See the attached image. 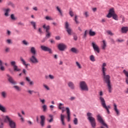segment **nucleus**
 Here are the masks:
<instances>
[{"mask_svg": "<svg viewBox=\"0 0 128 128\" xmlns=\"http://www.w3.org/2000/svg\"><path fill=\"white\" fill-rule=\"evenodd\" d=\"M70 100H76V97L74 96H71L70 98Z\"/></svg>", "mask_w": 128, "mask_h": 128, "instance_id": "obj_51", "label": "nucleus"}, {"mask_svg": "<svg viewBox=\"0 0 128 128\" xmlns=\"http://www.w3.org/2000/svg\"><path fill=\"white\" fill-rule=\"evenodd\" d=\"M86 34H88V30H86L84 32V38H86Z\"/></svg>", "mask_w": 128, "mask_h": 128, "instance_id": "obj_52", "label": "nucleus"}, {"mask_svg": "<svg viewBox=\"0 0 128 128\" xmlns=\"http://www.w3.org/2000/svg\"><path fill=\"white\" fill-rule=\"evenodd\" d=\"M124 22H126V18H124V17H122V24H124Z\"/></svg>", "mask_w": 128, "mask_h": 128, "instance_id": "obj_58", "label": "nucleus"}, {"mask_svg": "<svg viewBox=\"0 0 128 128\" xmlns=\"http://www.w3.org/2000/svg\"><path fill=\"white\" fill-rule=\"evenodd\" d=\"M30 24L33 26L34 30H36V22L34 21H31Z\"/></svg>", "mask_w": 128, "mask_h": 128, "instance_id": "obj_30", "label": "nucleus"}, {"mask_svg": "<svg viewBox=\"0 0 128 128\" xmlns=\"http://www.w3.org/2000/svg\"><path fill=\"white\" fill-rule=\"evenodd\" d=\"M22 43L23 44H24L25 46H28V43L26 40H22Z\"/></svg>", "mask_w": 128, "mask_h": 128, "instance_id": "obj_42", "label": "nucleus"}, {"mask_svg": "<svg viewBox=\"0 0 128 128\" xmlns=\"http://www.w3.org/2000/svg\"><path fill=\"white\" fill-rule=\"evenodd\" d=\"M13 88L16 90V92H22V88L18 86H14Z\"/></svg>", "mask_w": 128, "mask_h": 128, "instance_id": "obj_28", "label": "nucleus"}, {"mask_svg": "<svg viewBox=\"0 0 128 128\" xmlns=\"http://www.w3.org/2000/svg\"><path fill=\"white\" fill-rule=\"evenodd\" d=\"M40 102H42L43 104H44L46 103V100L44 99L42 100V98H40Z\"/></svg>", "mask_w": 128, "mask_h": 128, "instance_id": "obj_46", "label": "nucleus"}, {"mask_svg": "<svg viewBox=\"0 0 128 128\" xmlns=\"http://www.w3.org/2000/svg\"><path fill=\"white\" fill-rule=\"evenodd\" d=\"M26 80L28 82L30 86H34V83L33 81L30 80V79L28 77H26Z\"/></svg>", "mask_w": 128, "mask_h": 128, "instance_id": "obj_29", "label": "nucleus"}, {"mask_svg": "<svg viewBox=\"0 0 128 128\" xmlns=\"http://www.w3.org/2000/svg\"><path fill=\"white\" fill-rule=\"evenodd\" d=\"M112 18L113 20H118V17L116 12H114V8H112L109 10V12L106 16V18Z\"/></svg>", "mask_w": 128, "mask_h": 128, "instance_id": "obj_4", "label": "nucleus"}, {"mask_svg": "<svg viewBox=\"0 0 128 128\" xmlns=\"http://www.w3.org/2000/svg\"><path fill=\"white\" fill-rule=\"evenodd\" d=\"M44 88H46V90H50V88H48V86L47 85L44 84Z\"/></svg>", "mask_w": 128, "mask_h": 128, "instance_id": "obj_50", "label": "nucleus"}, {"mask_svg": "<svg viewBox=\"0 0 128 128\" xmlns=\"http://www.w3.org/2000/svg\"><path fill=\"white\" fill-rule=\"evenodd\" d=\"M7 76L8 78V80L10 82V84H16V82L14 80V78L12 77L9 74H7Z\"/></svg>", "mask_w": 128, "mask_h": 128, "instance_id": "obj_15", "label": "nucleus"}, {"mask_svg": "<svg viewBox=\"0 0 128 128\" xmlns=\"http://www.w3.org/2000/svg\"><path fill=\"white\" fill-rule=\"evenodd\" d=\"M0 128H4V123L2 122L0 124Z\"/></svg>", "mask_w": 128, "mask_h": 128, "instance_id": "obj_57", "label": "nucleus"}, {"mask_svg": "<svg viewBox=\"0 0 128 128\" xmlns=\"http://www.w3.org/2000/svg\"><path fill=\"white\" fill-rule=\"evenodd\" d=\"M4 122H8L10 128H16V122L12 120L8 116H6L4 118Z\"/></svg>", "mask_w": 128, "mask_h": 128, "instance_id": "obj_6", "label": "nucleus"}, {"mask_svg": "<svg viewBox=\"0 0 128 128\" xmlns=\"http://www.w3.org/2000/svg\"><path fill=\"white\" fill-rule=\"evenodd\" d=\"M65 28L68 34L70 36L72 35V29L70 26V24H68V22H65Z\"/></svg>", "mask_w": 128, "mask_h": 128, "instance_id": "obj_11", "label": "nucleus"}, {"mask_svg": "<svg viewBox=\"0 0 128 128\" xmlns=\"http://www.w3.org/2000/svg\"><path fill=\"white\" fill-rule=\"evenodd\" d=\"M0 72H4L6 68L4 66V63L2 60H0Z\"/></svg>", "mask_w": 128, "mask_h": 128, "instance_id": "obj_22", "label": "nucleus"}, {"mask_svg": "<svg viewBox=\"0 0 128 128\" xmlns=\"http://www.w3.org/2000/svg\"><path fill=\"white\" fill-rule=\"evenodd\" d=\"M40 48L42 50H44V52H48L49 54H52V48L44 46H41Z\"/></svg>", "mask_w": 128, "mask_h": 128, "instance_id": "obj_12", "label": "nucleus"}, {"mask_svg": "<svg viewBox=\"0 0 128 128\" xmlns=\"http://www.w3.org/2000/svg\"><path fill=\"white\" fill-rule=\"evenodd\" d=\"M10 18L12 20H16L17 18L14 16V14H12L10 15Z\"/></svg>", "mask_w": 128, "mask_h": 128, "instance_id": "obj_34", "label": "nucleus"}, {"mask_svg": "<svg viewBox=\"0 0 128 128\" xmlns=\"http://www.w3.org/2000/svg\"><path fill=\"white\" fill-rule=\"evenodd\" d=\"M49 78L50 80H54V76L52 74L49 75Z\"/></svg>", "mask_w": 128, "mask_h": 128, "instance_id": "obj_48", "label": "nucleus"}, {"mask_svg": "<svg viewBox=\"0 0 128 128\" xmlns=\"http://www.w3.org/2000/svg\"><path fill=\"white\" fill-rule=\"evenodd\" d=\"M128 32V26H124L122 28V34H126Z\"/></svg>", "mask_w": 128, "mask_h": 128, "instance_id": "obj_24", "label": "nucleus"}, {"mask_svg": "<svg viewBox=\"0 0 128 128\" xmlns=\"http://www.w3.org/2000/svg\"><path fill=\"white\" fill-rule=\"evenodd\" d=\"M6 52H10V48H6L5 49Z\"/></svg>", "mask_w": 128, "mask_h": 128, "instance_id": "obj_55", "label": "nucleus"}, {"mask_svg": "<svg viewBox=\"0 0 128 128\" xmlns=\"http://www.w3.org/2000/svg\"><path fill=\"white\" fill-rule=\"evenodd\" d=\"M92 11L93 12H96V8H92Z\"/></svg>", "mask_w": 128, "mask_h": 128, "instance_id": "obj_62", "label": "nucleus"}, {"mask_svg": "<svg viewBox=\"0 0 128 128\" xmlns=\"http://www.w3.org/2000/svg\"><path fill=\"white\" fill-rule=\"evenodd\" d=\"M114 110H115L116 114L118 116V114H120V111H118V106H116V104L114 103Z\"/></svg>", "mask_w": 128, "mask_h": 128, "instance_id": "obj_25", "label": "nucleus"}, {"mask_svg": "<svg viewBox=\"0 0 128 128\" xmlns=\"http://www.w3.org/2000/svg\"><path fill=\"white\" fill-rule=\"evenodd\" d=\"M69 14H70V16L72 17L74 16V12H72V10H70V11H69Z\"/></svg>", "mask_w": 128, "mask_h": 128, "instance_id": "obj_41", "label": "nucleus"}, {"mask_svg": "<svg viewBox=\"0 0 128 128\" xmlns=\"http://www.w3.org/2000/svg\"><path fill=\"white\" fill-rule=\"evenodd\" d=\"M90 60H91V62H96V59L94 58V55L90 56Z\"/></svg>", "mask_w": 128, "mask_h": 128, "instance_id": "obj_36", "label": "nucleus"}, {"mask_svg": "<svg viewBox=\"0 0 128 128\" xmlns=\"http://www.w3.org/2000/svg\"><path fill=\"white\" fill-rule=\"evenodd\" d=\"M84 14L86 18H88V16H90V15L88 14V12H85L84 13Z\"/></svg>", "mask_w": 128, "mask_h": 128, "instance_id": "obj_40", "label": "nucleus"}, {"mask_svg": "<svg viewBox=\"0 0 128 128\" xmlns=\"http://www.w3.org/2000/svg\"><path fill=\"white\" fill-rule=\"evenodd\" d=\"M58 48L59 50L64 52V50L66 48V45L64 43H60L58 44Z\"/></svg>", "mask_w": 128, "mask_h": 128, "instance_id": "obj_13", "label": "nucleus"}, {"mask_svg": "<svg viewBox=\"0 0 128 128\" xmlns=\"http://www.w3.org/2000/svg\"><path fill=\"white\" fill-rule=\"evenodd\" d=\"M80 88L82 90H84L85 92H88V84L84 81L80 82Z\"/></svg>", "mask_w": 128, "mask_h": 128, "instance_id": "obj_9", "label": "nucleus"}, {"mask_svg": "<svg viewBox=\"0 0 128 128\" xmlns=\"http://www.w3.org/2000/svg\"><path fill=\"white\" fill-rule=\"evenodd\" d=\"M92 46L94 52H98V54H100V48L96 44V42H92Z\"/></svg>", "mask_w": 128, "mask_h": 128, "instance_id": "obj_14", "label": "nucleus"}, {"mask_svg": "<svg viewBox=\"0 0 128 128\" xmlns=\"http://www.w3.org/2000/svg\"><path fill=\"white\" fill-rule=\"evenodd\" d=\"M20 86H24V82H20Z\"/></svg>", "mask_w": 128, "mask_h": 128, "instance_id": "obj_61", "label": "nucleus"}, {"mask_svg": "<svg viewBox=\"0 0 128 128\" xmlns=\"http://www.w3.org/2000/svg\"><path fill=\"white\" fill-rule=\"evenodd\" d=\"M30 52L32 54V56L30 58V62L34 64H38L40 61L38 60V58L36 57V48L34 47H31Z\"/></svg>", "mask_w": 128, "mask_h": 128, "instance_id": "obj_2", "label": "nucleus"}, {"mask_svg": "<svg viewBox=\"0 0 128 128\" xmlns=\"http://www.w3.org/2000/svg\"><path fill=\"white\" fill-rule=\"evenodd\" d=\"M62 106H64V104H62V103L59 104V106H58V109L59 110H62L64 108V107Z\"/></svg>", "mask_w": 128, "mask_h": 128, "instance_id": "obj_38", "label": "nucleus"}, {"mask_svg": "<svg viewBox=\"0 0 128 128\" xmlns=\"http://www.w3.org/2000/svg\"><path fill=\"white\" fill-rule=\"evenodd\" d=\"M123 72L125 76L128 78V71L126 70H123Z\"/></svg>", "mask_w": 128, "mask_h": 128, "instance_id": "obj_45", "label": "nucleus"}, {"mask_svg": "<svg viewBox=\"0 0 128 128\" xmlns=\"http://www.w3.org/2000/svg\"><path fill=\"white\" fill-rule=\"evenodd\" d=\"M6 42L8 44H12V40L10 39H8Z\"/></svg>", "mask_w": 128, "mask_h": 128, "instance_id": "obj_37", "label": "nucleus"}, {"mask_svg": "<svg viewBox=\"0 0 128 128\" xmlns=\"http://www.w3.org/2000/svg\"><path fill=\"white\" fill-rule=\"evenodd\" d=\"M1 95L4 98H6V91H3L1 92Z\"/></svg>", "mask_w": 128, "mask_h": 128, "instance_id": "obj_33", "label": "nucleus"}, {"mask_svg": "<svg viewBox=\"0 0 128 128\" xmlns=\"http://www.w3.org/2000/svg\"><path fill=\"white\" fill-rule=\"evenodd\" d=\"M46 20H52L53 19L51 17H50L48 16H46Z\"/></svg>", "mask_w": 128, "mask_h": 128, "instance_id": "obj_44", "label": "nucleus"}, {"mask_svg": "<svg viewBox=\"0 0 128 128\" xmlns=\"http://www.w3.org/2000/svg\"><path fill=\"white\" fill-rule=\"evenodd\" d=\"M60 120L62 126H66V123H64V115L62 114H60Z\"/></svg>", "mask_w": 128, "mask_h": 128, "instance_id": "obj_23", "label": "nucleus"}, {"mask_svg": "<svg viewBox=\"0 0 128 128\" xmlns=\"http://www.w3.org/2000/svg\"><path fill=\"white\" fill-rule=\"evenodd\" d=\"M76 66L78 68H82V66H80V64L78 62H76Z\"/></svg>", "mask_w": 128, "mask_h": 128, "instance_id": "obj_43", "label": "nucleus"}, {"mask_svg": "<svg viewBox=\"0 0 128 128\" xmlns=\"http://www.w3.org/2000/svg\"><path fill=\"white\" fill-rule=\"evenodd\" d=\"M126 84H128V78H126Z\"/></svg>", "mask_w": 128, "mask_h": 128, "instance_id": "obj_64", "label": "nucleus"}, {"mask_svg": "<svg viewBox=\"0 0 128 128\" xmlns=\"http://www.w3.org/2000/svg\"><path fill=\"white\" fill-rule=\"evenodd\" d=\"M33 10H34L37 11L38 10V7H34V8H33Z\"/></svg>", "mask_w": 128, "mask_h": 128, "instance_id": "obj_63", "label": "nucleus"}, {"mask_svg": "<svg viewBox=\"0 0 128 128\" xmlns=\"http://www.w3.org/2000/svg\"><path fill=\"white\" fill-rule=\"evenodd\" d=\"M78 118H74V123L75 124H78Z\"/></svg>", "mask_w": 128, "mask_h": 128, "instance_id": "obj_47", "label": "nucleus"}, {"mask_svg": "<svg viewBox=\"0 0 128 128\" xmlns=\"http://www.w3.org/2000/svg\"><path fill=\"white\" fill-rule=\"evenodd\" d=\"M99 94L100 96L99 98L100 101V102H101L102 108H105V110H106L108 112V114H110V106H106V100H104V98H102V96L104 95V93H102V91H100L99 92Z\"/></svg>", "mask_w": 128, "mask_h": 128, "instance_id": "obj_3", "label": "nucleus"}, {"mask_svg": "<svg viewBox=\"0 0 128 128\" xmlns=\"http://www.w3.org/2000/svg\"><path fill=\"white\" fill-rule=\"evenodd\" d=\"M18 26H24V24L22 22H19L18 23Z\"/></svg>", "mask_w": 128, "mask_h": 128, "instance_id": "obj_49", "label": "nucleus"}, {"mask_svg": "<svg viewBox=\"0 0 128 128\" xmlns=\"http://www.w3.org/2000/svg\"><path fill=\"white\" fill-rule=\"evenodd\" d=\"M68 121L70 122V108H66Z\"/></svg>", "mask_w": 128, "mask_h": 128, "instance_id": "obj_18", "label": "nucleus"}, {"mask_svg": "<svg viewBox=\"0 0 128 128\" xmlns=\"http://www.w3.org/2000/svg\"><path fill=\"white\" fill-rule=\"evenodd\" d=\"M3 10L4 12V15L5 16H10V8H4Z\"/></svg>", "mask_w": 128, "mask_h": 128, "instance_id": "obj_17", "label": "nucleus"}, {"mask_svg": "<svg viewBox=\"0 0 128 128\" xmlns=\"http://www.w3.org/2000/svg\"><path fill=\"white\" fill-rule=\"evenodd\" d=\"M97 120L102 124L100 126V128H108V124L104 122V120H102V117L100 116V114H98L97 115Z\"/></svg>", "mask_w": 128, "mask_h": 128, "instance_id": "obj_7", "label": "nucleus"}, {"mask_svg": "<svg viewBox=\"0 0 128 128\" xmlns=\"http://www.w3.org/2000/svg\"><path fill=\"white\" fill-rule=\"evenodd\" d=\"M106 32L108 34H109L110 36H114V34L112 33V31L108 30L106 31Z\"/></svg>", "mask_w": 128, "mask_h": 128, "instance_id": "obj_39", "label": "nucleus"}, {"mask_svg": "<svg viewBox=\"0 0 128 128\" xmlns=\"http://www.w3.org/2000/svg\"><path fill=\"white\" fill-rule=\"evenodd\" d=\"M42 28H44V30H46V38H50V34H51V33L50 32V26H46V24H44L42 26Z\"/></svg>", "mask_w": 128, "mask_h": 128, "instance_id": "obj_8", "label": "nucleus"}, {"mask_svg": "<svg viewBox=\"0 0 128 128\" xmlns=\"http://www.w3.org/2000/svg\"><path fill=\"white\" fill-rule=\"evenodd\" d=\"M88 120L92 128H94L96 126V118L92 117V114L91 112L87 113Z\"/></svg>", "mask_w": 128, "mask_h": 128, "instance_id": "obj_5", "label": "nucleus"}, {"mask_svg": "<svg viewBox=\"0 0 128 128\" xmlns=\"http://www.w3.org/2000/svg\"><path fill=\"white\" fill-rule=\"evenodd\" d=\"M74 40H78V36L76 35L74 36Z\"/></svg>", "mask_w": 128, "mask_h": 128, "instance_id": "obj_56", "label": "nucleus"}, {"mask_svg": "<svg viewBox=\"0 0 128 128\" xmlns=\"http://www.w3.org/2000/svg\"><path fill=\"white\" fill-rule=\"evenodd\" d=\"M70 50L72 52H74V54H78V50L76 48H72Z\"/></svg>", "mask_w": 128, "mask_h": 128, "instance_id": "obj_31", "label": "nucleus"}, {"mask_svg": "<svg viewBox=\"0 0 128 128\" xmlns=\"http://www.w3.org/2000/svg\"><path fill=\"white\" fill-rule=\"evenodd\" d=\"M40 118L41 120L40 124L42 126H44V120H46V117L44 116H41Z\"/></svg>", "mask_w": 128, "mask_h": 128, "instance_id": "obj_19", "label": "nucleus"}, {"mask_svg": "<svg viewBox=\"0 0 128 128\" xmlns=\"http://www.w3.org/2000/svg\"><path fill=\"white\" fill-rule=\"evenodd\" d=\"M116 42H122L124 40L117 39Z\"/></svg>", "mask_w": 128, "mask_h": 128, "instance_id": "obj_53", "label": "nucleus"}, {"mask_svg": "<svg viewBox=\"0 0 128 128\" xmlns=\"http://www.w3.org/2000/svg\"><path fill=\"white\" fill-rule=\"evenodd\" d=\"M42 108L43 109V112H46L48 110V106H46V104H44L42 106Z\"/></svg>", "mask_w": 128, "mask_h": 128, "instance_id": "obj_32", "label": "nucleus"}, {"mask_svg": "<svg viewBox=\"0 0 128 128\" xmlns=\"http://www.w3.org/2000/svg\"><path fill=\"white\" fill-rule=\"evenodd\" d=\"M56 40H60V37L59 36H57L56 37Z\"/></svg>", "mask_w": 128, "mask_h": 128, "instance_id": "obj_59", "label": "nucleus"}, {"mask_svg": "<svg viewBox=\"0 0 128 128\" xmlns=\"http://www.w3.org/2000/svg\"><path fill=\"white\" fill-rule=\"evenodd\" d=\"M28 92L30 94H32V92H34V90H28Z\"/></svg>", "mask_w": 128, "mask_h": 128, "instance_id": "obj_54", "label": "nucleus"}, {"mask_svg": "<svg viewBox=\"0 0 128 128\" xmlns=\"http://www.w3.org/2000/svg\"><path fill=\"white\" fill-rule=\"evenodd\" d=\"M0 110L2 112H6V109L2 104H0Z\"/></svg>", "mask_w": 128, "mask_h": 128, "instance_id": "obj_27", "label": "nucleus"}, {"mask_svg": "<svg viewBox=\"0 0 128 128\" xmlns=\"http://www.w3.org/2000/svg\"><path fill=\"white\" fill-rule=\"evenodd\" d=\"M56 10L60 12V16H62V12L60 10V8L58 6L56 7Z\"/></svg>", "mask_w": 128, "mask_h": 128, "instance_id": "obj_35", "label": "nucleus"}, {"mask_svg": "<svg viewBox=\"0 0 128 128\" xmlns=\"http://www.w3.org/2000/svg\"><path fill=\"white\" fill-rule=\"evenodd\" d=\"M11 66H12L14 72H20V68H18V66L16 65V61H12L10 62Z\"/></svg>", "mask_w": 128, "mask_h": 128, "instance_id": "obj_10", "label": "nucleus"}, {"mask_svg": "<svg viewBox=\"0 0 128 128\" xmlns=\"http://www.w3.org/2000/svg\"><path fill=\"white\" fill-rule=\"evenodd\" d=\"M38 32L40 34H42V28H38Z\"/></svg>", "mask_w": 128, "mask_h": 128, "instance_id": "obj_60", "label": "nucleus"}, {"mask_svg": "<svg viewBox=\"0 0 128 128\" xmlns=\"http://www.w3.org/2000/svg\"><path fill=\"white\" fill-rule=\"evenodd\" d=\"M106 63H102L101 68L103 76V80L104 82L107 84L108 92L110 93L112 92V84H110V75L106 74V72L107 70V69L106 68Z\"/></svg>", "mask_w": 128, "mask_h": 128, "instance_id": "obj_1", "label": "nucleus"}, {"mask_svg": "<svg viewBox=\"0 0 128 128\" xmlns=\"http://www.w3.org/2000/svg\"><path fill=\"white\" fill-rule=\"evenodd\" d=\"M89 34L90 36H94L96 34V32L94 31H92V30H89Z\"/></svg>", "mask_w": 128, "mask_h": 128, "instance_id": "obj_26", "label": "nucleus"}, {"mask_svg": "<svg viewBox=\"0 0 128 128\" xmlns=\"http://www.w3.org/2000/svg\"><path fill=\"white\" fill-rule=\"evenodd\" d=\"M68 86L70 90H75L76 89V86H74V82H69L68 83Z\"/></svg>", "mask_w": 128, "mask_h": 128, "instance_id": "obj_16", "label": "nucleus"}, {"mask_svg": "<svg viewBox=\"0 0 128 128\" xmlns=\"http://www.w3.org/2000/svg\"><path fill=\"white\" fill-rule=\"evenodd\" d=\"M102 42V44L101 48L103 50H104L106 48V40H103Z\"/></svg>", "mask_w": 128, "mask_h": 128, "instance_id": "obj_21", "label": "nucleus"}, {"mask_svg": "<svg viewBox=\"0 0 128 128\" xmlns=\"http://www.w3.org/2000/svg\"><path fill=\"white\" fill-rule=\"evenodd\" d=\"M20 60L22 62V64H24V66H25L26 68H28V66H30V64H26V60H24V58H22V57L20 58Z\"/></svg>", "mask_w": 128, "mask_h": 128, "instance_id": "obj_20", "label": "nucleus"}]
</instances>
